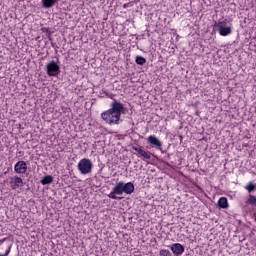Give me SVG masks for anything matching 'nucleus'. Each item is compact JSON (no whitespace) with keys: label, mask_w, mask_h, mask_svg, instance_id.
Returning a JSON list of instances; mask_svg holds the SVG:
<instances>
[{"label":"nucleus","mask_w":256,"mask_h":256,"mask_svg":"<svg viewBox=\"0 0 256 256\" xmlns=\"http://www.w3.org/2000/svg\"><path fill=\"white\" fill-rule=\"evenodd\" d=\"M123 113H125V106L121 102L114 101L110 109L101 113V119L107 125H120L123 122L121 120Z\"/></svg>","instance_id":"nucleus-1"},{"label":"nucleus","mask_w":256,"mask_h":256,"mask_svg":"<svg viewBox=\"0 0 256 256\" xmlns=\"http://www.w3.org/2000/svg\"><path fill=\"white\" fill-rule=\"evenodd\" d=\"M133 191H135V185H133V183L118 182L108 194V197L109 199H121V197H118L117 195H123V193H126V195H131Z\"/></svg>","instance_id":"nucleus-2"},{"label":"nucleus","mask_w":256,"mask_h":256,"mask_svg":"<svg viewBox=\"0 0 256 256\" xmlns=\"http://www.w3.org/2000/svg\"><path fill=\"white\" fill-rule=\"evenodd\" d=\"M77 169L81 175H89L93 171V162L88 158L81 159L78 162Z\"/></svg>","instance_id":"nucleus-3"},{"label":"nucleus","mask_w":256,"mask_h":256,"mask_svg":"<svg viewBox=\"0 0 256 256\" xmlns=\"http://www.w3.org/2000/svg\"><path fill=\"white\" fill-rule=\"evenodd\" d=\"M46 71L48 77H57L61 73L59 64L55 63V61H51L46 65Z\"/></svg>","instance_id":"nucleus-4"},{"label":"nucleus","mask_w":256,"mask_h":256,"mask_svg":"<svg viewBox=\"0 0 256 256\" xmlns=\"http://www.w3.org/2000/svg\"><path fill=\"white\" fill-rule=\"evenodd\" d=\"M9 185H10L11 189H13V190L19 189V188L23 187V185H24L23 178H21L19 176H12V177H10Z\"/></svg>","instance_id":"nucleus-5"},{"label":"nucleus","mask_w":256,"mask_h":256,"mask_svg":"<svg viewBox=\"0 0 256 256\" xmlns=\"http://www.w3.org/2000/svg\"><path fill=\"white\" fill-rule=\"evenodd\" d=\"M147 141L152 147H154V149H158V151H161V148L163 147V142H161V140H159L157 136L150 135L148 136Z\"/></svg>","instance_id":"nucleus-6"},{"label":"nucleus","mask_w":256,"mask_h":256,"mask_svg":"<svg viewBox=\"0 0 256 256\" xmlns=\"http://www.w3.org/2000/svg\"><path fill=\"white\" fill-rule=\"evenodd\" d=\"M219 35H221L222 37H227V35H231L232 30L231 27L223 24V23H219L216 25Z\"/></svg>","instance_id":"nucleus-7"},{"label":"nucleus","mask_w":256,"mask_h":256,"mask_svg":"<svg viewBox=\"0 0 256 256\" xmlns=\"http://www.w3.org/2000/svg\"><path fill=\"white\" fill-rule=\"evenodd\" d=\"M14 171L20 175L27 173V163L25 161H18L14 166Z\"/></svg>","instance_id":"nucleus-8"},{"label":"nucleus","mask_w":256,"mask_h":256,"mask_svg":"<svg viewBox=\"0 0 256 256\" xmlns=\"http://www.w3.org/2000/svg\"><path fill=\"white\" fill-rule=\"evenodd\" d=\"M171 251L174 255H183L185 253V247L179 243L171 245Z\"/></svg>","instance_id":"nucleus-9"},{"label":"nucleus","mask_w":256,"mask_h":256,"mask_svg":"<svg viewBox=\"0 0 256 256\" xmlns=\"http://www.w3.org/2000/svg\"><path fill=\"white\" fill-rule=\"evenodd\" d=\"M133 150L138 153V157H143V159H151V152L143 150L141 147H133Z\"/></svg>","instance_id":"nucleus-10"},{"label":"nucleus","mask_w":256,"mask_h":256,"mask_svg":"<svg viewBox=\"0 0 256 256\" xmlns=\"http://www.w3.org/2000/svg\"><path fill=\"white\" fill-rule=\"evenodd\" d=\"M41 3L45 9H51L59 0H42Z\"/></svg>","instance_id":"nucleus-11"},{"label":"nucleus","mask_w":256,"mask_h":256,"mask_svg":"<svg viewBox=\"0 0 256 256\" xmlns=\"http://www.w3.org/2000/svg\"><path fill=\"white\" fill-rule=\"evenodd\" d=\"M218 207H220V209H228L229 202L227 201V199L225 197H221L218 200Z\"/></svg>","instance_id":"nucleus-12"},{"label":"nucleus","mask_w":256,"mask_h":256,"mask_svg":"<svg viewBox=\"0 0 256 256\" xmlns=\"http://www.w3.org/2000/svg\"><path fill=\"white\" fill-rule=\"evenodd\" d=\"M42 185H51L53 183V176L47 175L41 180Z\"/></svg>","instance_id":"nucleus-13"},{"label":"nucleus","mask_w":256,"mask_h":256,"mask_svg":"<svg viewBox=\"0 0 256 256\" xmlns=\"http://www.w3.org/2000/svg\"><path fill=\"white\" fill-rule=\"evenodd\" d=\"M135 62L137 65H145L147 63V60L142 56H136Z\"/></svg>","instance_id":"nucleus-14"},{"label":"nucleus","mask_w":256,"mask_h":256,"mask_svg":"<svg viewBox=\"0 0 256 256\" xmlns=\"http://www.w3.org/2000/svg\"><path fill=\"white\" fill-rule=\"evenodd\" d=\"M247 203H249V205H253L254 207H256V197L253 195H250Z\"/></svg>","instance_id":"nucleus-15"},{"label":"nucleus","mask_w":256,"mask_h":256,"mask_svg":"<svg viewBox=\"0 0 256 256\" xmlns=\"http://www.w3.org/2000/svg\"><path fill=\"white\" fill-rule=\"evenodd\" d=\"M245 189L248 190V193H251V191L255 190V184L249 182L248 185L245 186Z\"/></svg>","instance_id":"nucleus-16"},{"label":"nucleus","mask_w":256,"mask_h":256,"mask_svg":"<svg viewBox=\"0 0 256 256\" xmlns=\"http://www.w3.org/2000/svg\"><path fill=\"white\" fill-rule=\"evenodd\" d=\"M160 255L161 256H170L171 252H169V250H166V249H161L160 250Z\"/></svg>","instance_id":"nucleus-17"},{"label":"nucleus","mask_w":256,"mask_h":256,"mask_svg":"<svg viewBox=\"0 0 256 256\" xmlns=\"http://www.w3.org/2000/svg\"><path fill=\"white\" fill-rule=\"evenodd\" d=\"M9 253H11V246H8L4 255L9 256Z\"/></svg>","instance_id":"nucleus-18"},{"label":"nucleus","mask_w":256,"mask_h":256,"mask_svg":"<svg viewBox=\"0 0 256 256\" xmlns=\"http://www.w3.org/2000/svg\"><path fill=\"white\" fill-rule=\"evenodd\" d=\"M5 241H7V238H3L0 240V245H3V243H5Z\"/></svg>","instance_id":"nucleus-19"},{"label":"nucleus","mask_w":256,"mask_h":256,"mask_svg":"<svg viewBox=\"0 0 256 256\" xmlns=\"http://www.w3.org/2000/svg\"><path fill=\"white\" fill-rule=\"evenodd\" d=\"M0 256H7V255H4V254H0Z\"/></svg>","instance_id":"nucleus-20"}]
</instances>
